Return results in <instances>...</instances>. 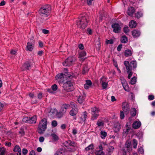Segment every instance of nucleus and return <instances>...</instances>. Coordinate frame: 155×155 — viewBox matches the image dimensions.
<instances>
[{
  "mask_svg": "<svg viewBox=\"0 0 155 155\" xmlns=\"http://www.w3.org/2000/svg\"><path fill=\"white\" fill-rule=\"evenodd\" d=\"M124 64L128 74L127 78L130 79L133 74V68L131 65H133L134 69H135L137 67V62L135 60L131 61L130 63L128 61H125L124 62Z\"/></svg>",
  "mask_w": 155,
  "mask_h": 155,
  "instance_id": "1",
  "label": "nucleus"
},
{
  "mask_svg": "<svg viewBox=\"0 0 155 155\" xmlns=\"http://www.w3.org/2000/svg\"><path fill=\"white\" fill-rule=\"evenodd\" d=\"M69 72H65L64 73H62L58 74L55 76L56 80H57L60 83H64L67 80H68V78H72L73 76Z\"/></svg>",
  "mask_w": 155,
  "mask_h": 155,
  "instance_id": "2",
  "label": "nucleus"
},
{
  "mask_svg": "<svg viewBox=\"0 0 155 155\" xmlns=\"http://www.w3.org/2000/svg\"><path fill=\"white\" fill-rule=\"evenodd\" d=\"M87 16H82L78 18L77 24L78 27L82 29L85 28L87 25Z\"/></svg>",
  "mask_w": 155,
  "mask_h": 155,
  "instance_id": "3",
  "label": "nucleus"
},
{
  "mask_svg": "<svg viewBox=\"0 0 155 155\" xmlns=\"http://www.w3.org/2000/svg\"><path fill=\"white\" fill-rule=\"evenodd\" d=\"M47 121L44 118L41 120L39 124L38 129V132L40 134L44 133L47 129Z\"/></svg>",
  "mask_w": 155,
  "mask_h": 155,
  "instance_id": "4",
  "label": "nucleus"
},
{
  "mask_svg": "<svg viewBox=\"0 0 155 155\" xmlns=\"http://www.w3.org/2000/svg\"><path fill=\"white\" fill-rule=\"evenodd\" d=\"M51 10V7L49 5H47L41 7L39 10V13L41 15L48 16Z\"/></svg>",
  "mask_w": 155,
  "mask_h": 155,
  "instance_id": "5",
  "label": "nucleus"
},
{
  "mask_svg": "<svg viewBox=\"0 0 155 155\" xmlns=\"http://www.w3.org/2000/svg\"><path fill=\"white\" fill-rule=\"evenodd\" d=\"M68 78L66 82H64L63 86L64 90L67 92L71 91L73 90V86L71 80Z\"/></svg>",
  "mask_w": 155,
  "mask_h": 155,
  "instance_id": "6",
  "label": "nucleus"
},
{
  "mask_svg": "<svg viewBox=\"0 0 155 155\" xmlns=\"http://www.w3.org/2000/svg\"><path fill=\"white\" fill-rule=\"evenodd\" d=\"M76 60L75 57L73 56H70L67 58L64 62L63 63V64L65 66H70L73 65Z\"/></svg>",
  "mask_w": 155,
  "mask_h": 155,
  "instance_id": "7",
  "label": "nucleus"
},
{
  "mask_svg": "<svg viewBox=\"0 0 155 155\" xmlns=\"http://www.w3.org/2000/svg\"><path fill=\"white\" fill-rule=\"evenodd\" d=\"M99 109L97 107H94L91 109V114L92 116L91 119L94 120L96 119L99 116Z\"/></svg>",
  "mask_w": 155,
  "mask_h": 155,
  "instance_id": "8",
  "label": "nucleus"
},
{
  "mask_svg": "<svg viewBox=\"0 0 155 155\" xmlns=\"http://www.w3.org/2000/svg\"><path fill=\"white\" fill-rule=\"evenodd\" d=\"M34 37H31L29 40V42L27 43L26 50L27 51H31L34 48Z\"/></svg>",
  "mask_w": 155,
  "mask_h": 155,
  "instance_id": "9",
  "label": "nucleus"
},
{
  "mask_svg": "<svg viewBox=\"0 0 155 155\" xmlns=\"http://www.w3.org/2000/svg\"><path fill=\"white\" fill-rule=\"evenodd\" d=\"M112 28L113 29V31L115 33H118L120 31L121 27L118 23H114L112 24Z\"/></svg>",
  "mask_w": 155,
  "mask_h": 155,
  "instance_id": "10",
  "label": "nucleus"
},
{
  "mask_svg": "<svg viewBox=\"0 0 155 155\" xmlns=\"http://www.w3.org/2000/svg\"><path fill=\"white\" fill-rule=\"evenodd\" d=\"M122 108L123 110L127 114L129 113L130 107L129 105L127 102H123L122 105Z\"/></svg>",
  "mask_w": 155,
  "mask_h": 155,
  "instance_id": "11",
  "label": "nucleus"
},
{
  "mask_svg": "<svg viewBox=\"0 0 155 155\" xmlns=\"http://www.w3.org/2000/svg\"><path fill=\"white\" fill-rule=\"evenodd\" d=\"M31 67V63L28 62H25L22 65L21 67V69L22 71L29 70Z\"/></svg>",
  "mask_w": 155,
  "mask_h": 155,
  "instance_id": "12",
  "label": "nucleus"
},
{
  "mask_svg": "<svg viewBox=\"0 0 155 155\" xmlns=\"http://www.w3.org/2000/svg\"><path fill=\"white\" fill-rule=\"evenodd\" d=\"M69 104H64L61 106L59 111L64 114L66 112L67 109H69Z\"/></svg>",
  "mask_w": 155,
  "mask_h": 155,
  "instance_id": "13",
  "label": "nucleus"
},
{
  "mask_svg": "<svg viewBox=\"0 0 155 155\" xmlns=\"http://www.w3.org/2000/svg\"><path fill=\"white\" fill-rule=\"evenodd\" d=\"M64 145L66 147H68L69 146H75V143L74 142H72L71 140H68L66 141L64 143Z\"/></svg>",
  "mask_w": 155,
  "mask_h": 155,
  "instance_id": "14",
  "label": "nucleus"
},
{
  "mask_svg": "<svg viewBox=\"0 0 155 155\" xmlns=\"http://www.w3.org/2000/svg\"><path fill=\"white\" fill-rule=\"evenodd\" d=\"M141 123L140 121H135L132 124L133 127L135 129L139 128L141 126Z\"/></svg>",
  "mask_w": 155,
  "mask_h": 155,
  "instance_id": "15",
  "label": "nucleus"
},
{
  "mask_svg": "<svg viewBox=\"0 0 155 155\" xmlns=\"http://www.w3.org/2000/svg\"><path fill=\"white\" fill-rule=\"evenodd\" d=\"M92 83L90 80H88L86 81V83L84 85V87L86 89H88L92 85Z\"/></svg>",
  "mask_w": 155,
  "mask_h": 155,
  "instance_id": "16",
  "label": "nucleus"
},
{
  "mask_svg": "<svg viewBox=\"0 0 155 155\" xmlns=\"http://www.w3.org/2000/svg\"><path fill=\"white\" fill-rule=\"evenodd\" d=\"M13 151L15 152H18L17 154L18 155H21V150L20 147L18 145H15L13 149Z\"/></svg>",
  "mask_w": 155,
  "mask_h": 155,
  "instance_id": "17",
  "label": "nucleus"
},
{
  "mask_svg": "<svg viewBox=\"0 0 155 155\" xmlns=\"http://www.w3.org/2000/svg\"><path fill=\"white\" fill-rule=\"evenodd\" d=\"M132 35L134 38H137L139 37L140 34V32L138 30H134L132 31Z\"/></svg>",
  "mask_w": 155,
  "mask_h": 155,
  "instance_id": "18",
  "label": "nucleus"
},
{
  "mask_svg": "<svg viewBox=\"0 0 155 155\" xmlns=\"http://www.w3.org/2000/svg\"><path fill=\"white\" fill-rule=\"evenodd\" d=\"M135 12V10L133 7H130L127 10V14L130 16H132L133 14Z\"/></svg>",
  "mask_w": 155,
  "mask_h": 155,
  "instance_id": "19",
  "label": "nucleus"
},
{
  "mask_svg": "<svg viewBox=\"0 0 155 155\" xmlns=\"http://www.w3.org/2000/svg\"><path fill=\"white\" fill-rule=\"evenodd\" d=\"M37 118L36 116H34L33 117H29V123L35 124L36 123Z\"/></svg>",
  "mask_w": 155,
  "mask_h": 155,
  "instance_id": "20",
  "label": "nucleus"
},
{
  "mask_svg": "<svg viewBox=\"0 0 155 155\" xmlns=\"http://www.w3.org/2000/svg\"><path fill=\"white\" fill-rule=\"evenodd\" d=\"M51 89H49L48 90V91L51 93H53V91H55L57 90L58 89V86L56 84L53 85L51 87Z\"/></svg>",
  "mask_w": 155,
  "mask_h": 155,
  "instance_id": "21",
  "label": "nucleus"
},
{
  "mask_svg": "<svg viewBox=\"0 0 155 155\" xmlns=\"http://www.w3.org/2000/svg\"><path fill=\"white\" fill-rule=\"evenodd\" d=\"M87 113L86 111L83 112L81 117H80L81 119V123L84 122L85 121L87 118Z\"/></svg>",
  "mask_w": 155,
  "mask_h": 155,
  "instance_id": "22",
  "label": "nucleus"
},
{
  "mask_svg": "<svg viewBox=\"0 0 155 155\" xmlns=\"http://www.w3.org/2000/svg\"><path fill=\"white\" fill-rule=\"evenodd\" d=\"M85 95H80L79 96L77 99V101L80 104L82 103L84 101Z\"/></svg>",
  "mask_w": 155,
  "mask_h": 155,
  "instance_id": "23",
  "label": "nucleus"
},
{
  "mask_svg": "<svg viewBox=\"0 0 155 155\" xmlns=\"http://www.w3.org/2000/svg\"><path fill=\"white\" fill-rule=\"evenodd\" d=\"M133 53L132 51L130 49L126 50L124 53V55L126 57L131 56Z\"/></svg>",
  "mask_w": 155,
  "mask_h": 155,
  "instance_id": "24",
  "label": "nucleus"
},
{
  "mask_svg": "<svg viewBox=\"0 0 155 155\" xmlns=\"http://www.w3.org/2000/svg\"><path fill=\"white\" fill-rule=\"evenodd\" d=\"M78 112L77 108H73L70 111V114L72 116H75Z\"/></svg>",
  "mask_w": 155,
  "mask_h": 155,
  "instance_id": "25",
  "label": "nucleus"
},
{
  "mask_svg": "<svg viewBox=\"0 0 155 155\" xmlns=\"http://www.w3.org/2000/svg\"><path fill=\"white\" fill-rule=\"evenodd\" d=\"M137 25V23L135 21L131 20L129 23V26L130 27L132 28H135Z\"/></svg>",
  "mask_w": 155,
  "mask_h": 155,
  "instance_id": "26",
  "label": "nucleus"
},
{
  "mask_svg": "<svg viewBox=\"0 0 155 155\" xmlns=\"http://www.w3.org/2000/svg\"><path fill=\"white\" fill-rule=\"evenodd\" d=\"M107 135V133L104 131L101 130L100 132V137L101 138L103 139H105Z\"/></svg>",
  "mask_w": 155,
  "mask_h": 155,
  "instance_id": "27",
  "label": "nucleus"
},
{
  "mask_svg": "<svg viewBox=\"0 0 155 155\" xmlns=\"http://www.w3.org/2000/svg\"><path fill=\"white\" fill-rule=\"evenodd\" d=\"M120 41L121 43H126L128 40L127 38L125 35H124L121 38Z\"/></svg>",
  "mask_w": 155,
  "mask_h": 155,
  "instance_id": "28",
  "label": "nucleus"
},
{
  "mask_svg": "<svg viewBox=\"0 0 155 155\" xmlns=\"http://www.w3.org/2000/svg\"><path fill=\"white\" fill-rule=\"evenodd\" d=\"M131 115L133 117H134L136 114L137 110L135 108L131 109L130 112Z\"/></svg>",
  "mask_w": 155,
  "mask_h": 155,
  "instance_id": "29",
  "label": "nucleus"
},
{
  "mask_svg": "<svg viewBox=\"0 0 155 155\" xmlns=\"http://www.w3.org/2000/svg\"><path fill=\"white\" fill-rule=\"evenodd\" d=\"M137 144L138 142L137 140L135 139H133L132 145L134 148L136 149L137 148Z\"/></svg>",
  "mask_w": 155,
  "mask_h": 155,
  "instance_id": "30",
  "label": "nucleus"
},
{
  "mask_svg": "<svg viewBox=\"0 0 155 155\" xmlns=\"http://www.w3.org/2000/svg\"><path fill=\"white\" fill-rule=\"evenodd\" d=\"M86 53L84 51H82L79 53V58H82V57H84L86 55Z\"/></svg>",
  "mask_w": 155,
  "mask_h": 155,
  "instance_id": "31",
  "label": "nucleus"
},
{
  "mask_svg": "<svg viewBox=\"0 0 155 155\" xmlns=\"http://www.w3.org/2000/svg\"><path fill=\"white\" fill-rule=\"evenodd\" d=\"M108 148L107 150V151L109 153H112L114 149V147L112 146H108Z\"/></svg>",
  "mask_w": 155,
  "mask_h": 155,
  "instance_id": "32",
  "label": "nucleus"
},
{
  "mask_svg": "<svg viewBox=\"0 0 155 155\" xmlns=\"http://www.w3.org/2000/svg\"><path fill=\"white\" fill-rule=\"evenodd\" d=\"M94 149V146L93 144H91L86 147L85 149L86 151H89L90 150H92Z\"/></svg>",
  "mask_w": 155,
  "mask_h": 155,
  "instance_id": "33",
  "label": "nucleus"
},
{
  "mask_svg": "<svg viewBox=\"0 0 155 155\" xmlns=\"http://www.w3.org/2000/svg\"><path fill=\"white\" fill-rule=\"evenodd\" d=\"M64 114L59 111H58L56 113V116L58 118H60L62 117Z\"/></svg>",
  "mask_w": 155,
  "mask_h": 155,
  "instance_id": "34",
  "label": "nucleus"
},
{
  "mask_svg": "<svg viewBox=\"0 0 155 155\" xmlns=\"http://www.w3.org/2000/svg\"><path fill=\"white\" fill-rule=\"evenodd\" d=\"M6 150L3 147H0V155H4Z\"/></svg>",
  "mask_w": 155,
  "mask_h": 155,
  "instance_id": "35",
  "label": "nucleus"
},
{
  "mask_svg": "<svg viewBox=\"0 0 155 155\" xmlns=\"http://www.w3.org/2000/svg\"><path fill=\"white\" fill-rule=\"evenodd\" d=\"M95 46L96 49L98 50H100L101 45H100V43L99 41H97L95 42Z\"/></svg>",
  "mask_w": 155,
  "mask_h": 155,
  "instance_id": "36",
  "label": "nucleus"
},
{
  "mask_svg": "<svg viewBox=\"0 0 155 155\" xmlns=\"http://www.w3.org/2000/svg\"><path fill=\"white\" fill-rule=\"evenodd\" d=\"M124 90L126 91L129 92L130 91L128 85L127 84L123 85Z\"/></svg>",
  "mask_w": 155,
  "mask_h": 155,
  "instance_id": "37",
  "label": "nucleus"
},
{
  "mask_svg": "<svg viewBox=\"0 0 155 155\" xmlns=\"http://www.w3.org/2000/svg\"><path fill=\"white\" fill-rule=\"evenodd\" d=\"M136 82V78L135 77H133L130 80V84H134Z\"/></svg>",
  "mask_w": 155,
  "mask_h": 155,
  "instance_id": "38",
  "label": "nucleus"
},
{
  "mask_svg": "<svg viewBox=\"0 0 155 155\" xmlns=\"http://www.w3.org/2000/svg\"><path fill=\"white\" fill-rule=\"evenodd\" d=\"M96 155H105L104 153L101 150H97L95 152Z\"/></svg>",
  "mask_w": 155,
  "mask_h": 155,
  "instance_id": "39",
  "label": "nucleus"
},
{
  "mask_svg": "<svg viewBox=\"0 0 155 155\" xmlns=\"http://www.w3.org/2000/svg\"><path fill=\"white\" fill-rule=\"evenodd\" d=\"M143 15V13L141 12H137L136 14V17L137 18H139Z\"/></svg>",
  "mask_w": 155,
  "mask_h": 155,
  "instance_id": "40",
  "label": "nucleus"
},
{
  "mask_svg": "<svg viewBox=\"0 0 155 155\" xmlns=\"http://www.w3.org/2000/svg\"><path fill=\"white\" fill-rule=\"evenodd\" d=\"M102 86V89H106L107 86L108 82H103L101 83Z\"/></svg>",
  "mask_w": 155,
  "mask_h": 155,
  "instance_id": "41",
  "label": "nucleus"
},
{
  "mask_svg": "<svg viewBox=\"0 0 155 155\" xmlns=\"http://www.w3.org/2000/svg\"><path fill=\"white\" fill-rule=\"evenodd\" d=\"M107 82H108V81H107V78H106L103 77L101 78V83Z\"/></svg>",
  "mask_w": 155,
  "mask_h": 155,
  "instance_id": "42",
  "label": "nucleus"
},
{
  "mask_svg": "<svg viewBox=\"0 0 155 155\" xmlns=\"http://www.w3.org/2000/svg\"><path fill=\"white\" fill-rule=\"evenodd\" d=\"M51 136L53 139L55 140H57L58 139V136L54 134H51Z\"/></svg>",
  "mask_w": 155,
  "mask_h": 155,
  "instance_id": "43",
  "label": "nucleus"
},
{
  "mask_svg": "<svg viewBox=\"0 0 155 155\" xmlns=\"http://www.w3.org/2000/svg\"><path fill=\"white\" fill-rule=\"evenodd\" d=\"M22 121L24 122L29 123V117H24L23 118Z\"/></svg>",
  "mask_w": 155,
  "mask_h": 155,
  "instance_id": "44",
  "label": "nucleus"
},
{
  "mask_svg": "<svg viewBox=\"0 0 155 155\" xmlns=\"http://www.w3.org/2000/svg\"><path fill=\"white\" fill-rule=\"evenodd\" d=\"M57 124L58 123L56 121L54 120L52 121L51 125L52 127H55L57 126Z\"/></svg>",
  "mask_w": 155,
  "mask_h": 155,
  "instance_id": "45",
  "label": "nucleus"
},
{
  "mask_svg": "<svg viewBox=\"0 0 155 155\" xmlns=\"http://www.w3.org/2000/svg\"><path fill=\"white\" fill-rule=\"evenodd\" d=\"M54 155H64L62 151L58 150L54 154Z\"/></svg>",
  "mask_w": 155,
  "mask_h": 155,
  "instance_id": "46",
  "label": "nucleus"
},
{
  "mask_svg": "<svg viewBox=\"0 0 155 155\" xmlns=\"http://www.w3.org/2000/svg\"><path fill=\"white\" fill-rule=\"evenodd\" d=\"M120 80L122 86L127 84L126 80L124 78H122Z\"/></svg>",
  "mask_w": 155,
  "mask_h": 155,
  "instance_id": "47",
  "label": "nucleus"
},
{
  "mask_svg": "<svg viewBox=\"0 0 155 155\" xmlns=\"http://www.w3.org/2000/svg\"><path fill=\"white\" fill-rule=\"evenodd\" d=\"M124 31L125 33H127L129 31V29L128 26L124 27Z\"/></svg>",
  "mask_w": 155,
  "mask_h": 155,
  "instance_id": "48",
  "label": "nucleus"
},
{
  "mask_svg": "<svg viewBox=\"0 0 155 155\" xmlns=\"http://www.w3.org/2000/svg\"><path fill=\"white\" fill-rule=\"evenodd\" d=\"M43 97L42 93L40 92L37 95L38 98L39 99H41Z\"/></svg>",
  "mask_w": 155,
  "mask_h": 155,
  "instance_id": "49",
  "label": "nucleus"
},
{
  "mask_svg": "<svg viewBox=\"0 0 155 155\" xmlns=\"http://www.w3.org/2000/svg\"><path fill=\"white\" fill-rule=\"evenodd\" d=\"M29 97L32 99H33L36 97L35 96L34 94L33 93H30L29 94Z\"/></svg>",
  "mask_w": 155,
  "mask_h": 155,
  "instance_id": "50",
  "label": "nucleus"
},
{
  "mask_svg": "<svg viewBox=\"0 0 155 155\" xmlns=\"http://www.w3.org/2000/svg\"><path fill=\"white\" fill-rule=\"evenodd\" d=\"M124 112L122 111H121L120 112V117L121 119H123L124 118Z\"/></svg>",
  "mask_w": 155,
  "mask_h": 155,
  "instance_id": "51",
  "label": "nucleus"
},
{
  "mask_svg": "<svg viewBox=\"0 0 155 155\" xmlns=\"http://www.w3.org/2000/svg\"><path fill=\"white\" fill-rule=\"evenodd\" d=\"M70 104L72 106L73 108H76L77 105L75 103H74L73 102H71L70 103Z\"/></svg>",
  "mask_w": 155,
  "mask_h": 155,
  "instance_id": "52",
  "label": "nucleus"
},
{
  "mask_svg": "<svg viewBox=\"0 0 155 155\" xmlns=\"http://www.w3.org/2000/svg\"><path fill=\"white\" fill-rule=\"evenodd\" d=\"M22 152L23 154L25 155L28 152V150H27V149L23 148L22 149Z\"/></svg>",
  "mask_w": 155,
  "mask_h": 155,
  "instance_id": "53",
  "label": "nucleus"
},
{
  "mask_svg": "<svg viewBox=\"0 0 155 155\" xmlns=\"http://www.w3.org/2000/svg\"><path fill=\"white\" fill-rule=\"evenodd\" d=\"M138 152L140 154H143L144 152L143 149L142 147H140L138 149Z\"/></svg>",
  "mask_w": 155,
  "mask_h": 155,
  "instance_id": "54",
  "label": "nucleus"
},
{
  "mask_svg": "<svg viewBox=\"0 0 155 155\" xmlns=\"http://www.w3.org/2000/svg\"><path fill=\"white\" fill-rule=\"evenodd\" d=\"M106 42L107 44H112L113 43V41L112 39L107 40Z\"/></svg>",
  "mask_w": 155,
  "mask_h": 155,
  "instance_id": "55",
  "label": "nucleus"
},
{
  "mask_svg": "<svg viewBox=\"0 0 155 155\" xmlns=\"http://www.w3.org/2000/svg\"><path fill=\"white\" fill-rule=\"evenodd\" d=\"M87 72V67H85L83 68L82 73L83 74H84Z\"/></svg>",
  "mask_w": 155,
  "mask_h": 155,
  "instance_id": "56",
  "label": "nucleus"
},
{
  "mask_svg": "<svg viewBox=\"0 0 155 155\" xmlns=\"http://www.w3.org/2000/svg\"><path fill=\"white\" fill-rule=\"evenodd\" d=\"M148 99L150 100H152L154 99V96L152 95H149L148 97Z\"/></svg>",
  "mask_w": 155,
  "mask_h": 155,
  "instance_id": "57",
  "label": "nucleus"
},
{
  "mask_svg": "<svg viewBox=\"0 0 155 155\" xmlns=\"http://www.w3.org/2000/svg\"><path fill=\"white\" fill-rule=\"evenodd\" d=\"M42 31L43 33L45 34H48L49 32L48 30L45 29H43L42 30Z\"/></svg>",
  "mask_w": 155,
  "mask_h": 155,
  "instance_id": "58",
  "label": "nucleus"
},
{
  "mask_svg": "<svg viewBox=\"0 0 155 155\" xmlns=\"http://www.w3.org/2000/svg\"><path fill=\"white\" fill-rule=\"evenodd\" d=\"M122 45L121 44H120L118 46L117 48V50L118 51H119L121 50V49L122 48Z\"/></svg>",
  "mask_w": 155,
  "mask_h": 155,
  "instance_id": "59",
  "label": "nucleus"
},
{
  "mask_svg": "<svg viewBox=\"0 0 155 155\" xmlns=\"http://www.w3.org/2000/svg\"><path fill=\"white\" fill-rule=\"evenodd\" d=\"M101 144L102 145L104 148H105L106 147H108V145L105 142H102Z\"/></svg>",
  "mask_w": 155,
  "mask_h": 155,
  "instance_id": "60",
  "label": "nucleus"
},
{
  "mask_svg": "<svg viewBox=\"0 0 155 155\" xmlns=\"http://www.w3.org/2000/svg\"><path fill=\"white\" fill-rule=\"evenodd\" d=\"M94 1V0H87V3L89 5H91L92 2Z\"/></svg>",
  "mask_w": 155,
  "mask_h": 155,
  "instance_id": "61",
  "label": "nucleus"
},
{
  "mask_svg": "<svg viewBox=\"0 0 155 155\" xmlns=\"http://www.w3.org/2000/svg\"><path fill=\"white\" fill-rule=\"evenodd\" d=\"M97 124L98 126H101L103 125L104 123L102 122H100L98 121L97 122Z\"/></svg>",
  "mask_w": 155,
  "mask_h": 155,
  "instance_id": "62",
  "label": "nucleus"
},
{
  "mask_svg": "<svg viewBox=\"0 0 155 155\" xmlns=\"http://www.w3.org/2000/svg\"><path fill=\"white\" fill-rule=\"evenodd\" d=\"M79 48L81 50H83L84 48V46L83 44H80L78 45Z\"/></svg>",
  "mask_w": 155,
  "mask_h": 155,
  "instance_id": "63",
  "label": "nucleus"
},
{
  "mask_svg": "<svg viewBox=\"0 0 155 155\" xmlns=\"http://www.w3.org/2000/svg\"><path fill=\"white\" fill-rule=\"evenodd\" d=\"M39 140L40 142H42L44 140V138L43 137H40L39 138Z\"/></svg>",
  "mask_w": 155,
  "mask_h": 155,
  "instance_id": "64",
  "label": "nucleus"
}]
</instances>
